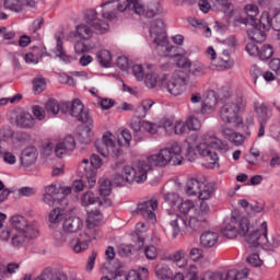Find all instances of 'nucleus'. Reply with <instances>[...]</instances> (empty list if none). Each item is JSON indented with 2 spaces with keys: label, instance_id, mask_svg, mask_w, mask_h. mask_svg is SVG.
<instances>
[{
  "label": "nucleus",
  "instance_id": "nucleus-1",
  "mask_svg": "<svg viewBox=\"0 0 280 280\" xmlns=\"http://www.w3.org/2000/svg\"><path fill=\"white\" fill-rule=\"evenodd\" d=\"M183 149L178 142H173L168 147L161 149L158 153H152L145 160L137 162L135 167L125 166L122 174L127 183H145L148 172L153 167H167V165H183Z\"/></svg>",
  "mask_w": 280,
  "mask_h": 280
},
{
  "label": "nucleus",
  "instance_id": "nucleus-2",
  "mask_svg": "<svg viewBox=\"0 0 280 280\" xmlns=\"http://www.w3.org/2000/svg\"><path fill=\"white\" fill-rule=\"evenodd\" d=\"M130 141H132V133H130V130L124 129L118 135V143H115V136L107 131L101 140L95 141L94 145L102 156L119 159L124 152L121 148H130Z\"/></svg>",
  "mask_w": 280,
  "mask_h": 280
},
{
  "label": "nucleus",
  "instance_id": "nucleus-3",
  "mask_svg": "<svg viewBox=\"0 0 280 280\" xmlns=\"http://www.w3.org/2000/svg\"><path fill=\"white\" fill-rule=\"evenodd\" d=\"M168 224L172 229V238L176 240L178 235H183L185 231H199L202 229V224L207 222V219L200 214L198 217H182L177 213L168 212L167 215Z\"/></svg>",
  "mask_w": 280,
  "mask_h": 280
},
{
  "label": "nucleus",
  "instance_id": "nucleus-4",
  "mask_svg": "<svg viewBox=\"0 0 280 280\" xmlns=\"http://www.w3.org/2000/svg\"><path fill=\"white\" fill-rule=\"evenodd\" d=\"M197 150L206 161H210L211 165L218 163V152H229V143L220 140L215 135L208 133L202 141L197 145Z\"/></svg>",
  "mask_w": 280,
  "mask_h": 280
},
{
  "label": "nucleus",
  "instance_id": "nucleus-5",
  "mask_svg": "<svg viewBox=\"0 0 280 280\" xmlns=\"http://www.w3.org/2000/svg\"><path fill=\"white\" fill-rule=\"evenodd\" d=\"M255 229V224L250 222V219L246 217L235 218L224 221V225L221 229V235L228 237V240H235L237 235L246 237L247 233H250Z\"/></svg>",
  "mask_w": 280,
  "mask_h": 280
},
{
  "label": "nucleus",
  "instance_id": "nucleus-6",
  "mask_svg": "<svg viewBox=\"0 0 280 280\" xmlns=\"http://www.w3.org/2000/svg\"><path fill=\"white\" fill-rule=\"evenodd\" d=\"M118 12H126V10H133L139 16H147V19H154L159 14H163V5L159 1H152L145 7L139 0H126L124 3L117 5Z\"/></svg>",
  "mask_w": 280,
  "mask_h": 280
},
{
  "label": "nucleus",
  "instance_id": "nucleus-7",
  "mask_svg": "<svg viewBox=\"0 0 280 280\" xmlns=\"http://www.w3.org/2000/svg\"><path fill=\"white\" fill-rule=\"evenodd\" d=\"M246 109V100L237 98L234 102L225 103L220 110V118L224 124H235L236 128L244 125V121L240 117V113Z\"/></svg>",
  "mask_w": 280,
  "mask_h": 280
},
{
  "label": "nucleus",
  "instance_id": "nucleus-8",
  "mask_svg": "<svg viewBox=\"0 0 280 280\" xmlns=\"http://www.w3.org/2000/svg\"><path fill=\"white\" fill-rule=\"evenodd\" d=\"M102 167V158L97 154H93L89 162V159H84L79 165V174L81 178H86L89 187H95L97 183V172Z\"/></svg>",
  "mask_w": 280,
  "mask_h": 280
},
{
  "label": "nucleus",
  "instance_id": "nucleus-9",
  "mask_svg": "<svg viewBox=\"0 0 280 280\" xmlns=\"http://www.w3.org/2000/svg\"><path fill=\"white\" fill-rule=\"evenodd\" d=\"M163 27V22L161 20H156L151 25L150 36L156 47H165L163 56H165L166 58L174 57V55H170V51H172L174 47L170 46V42L167 40V34L165 33V30Z\"/></svg>",
  "mask_w": 280,
  "mask_h": 280
},
{
  "label": "nucleus",
  "instance_id": "nucleus-10",
  "mask_svg": "<svg viewBox=\"0 0 280 280\" xmlns=\"http://www.w3.org/2000/svg\"><path fill=\"white\" fill-rule=\"evenodd\" d=\"M10 224L18 233H28L32 235H39L38 232V222L28 221L27 218L15 214L10 218Z\"/></svg>",
  "mask_w": 280,
  "mask_h": 280
},
{
  "label": "nucleus",
  "instance_id": "nucleus-11",
  "mask_svg": "<svg viewBox=\"0 0 280 280\" xmlns=\"http://www.w3.org/2000/svg\"><path fill=\"white\" fill-rule=\"evenodd\" d=\"M268 235V222L264 221L260 229L255 228L246 236V242L252 248H266V238Z\"/></svg>",
  "mask_w": 280,
  "mask_h": 280
},
{
  "label": "nucleus",
  "instance_id": "nucleus-12",
  "mask_svg": "<svg viewBox=\"0 0 280 280\" xmlns=\"http://www.w3.org/2000/svg\"><path fill=\"white\" fill-rule=\"evenodd\" d=\"M68 113L71 115V117H74L78 119V121H81V124H89L90 126H93V117H91L89 109L84 107L82 101L75 98L72 101V103L69 102Z\"/></svg>",
  "mask_w": 280,
  "mask_h": 280
},
{
  "label": "nucleus",
  "instance_id": "nucleus-13",
  "mask_svg": "<svg viewBox=\"0 0 280 280\" xmlns=\"http://www.w3.org/2000/svg\"><path fill=\"white\" fill-rule=\"evenodd\" d=\"M167 92L174 97L183 95L187 91V77L175 73L168 81H165Z\"/></svg>",
  "mask_w": 280,
  "mask_h": 280
},
{
  "label": "nucleus",
  "instance_id": "nucleus-14",
  "mask_svg": "<svg viewBox=\"0 0 280 280\" xmlns=\"http://www.w3.org/2000/svg\"><path fill=\"white\" fill-rule=\"evenodd\" d=\"M93 240H97L96 234L85 231L83 234H80V237L70 240L69 246L77 254L84 253V250H89V246Z\"/></svg>",
  "mask_w": 280,
  "mask_h": 280
},
{
  "label": "nucleus",
  "instance_id": "nucleus-15",
  "mask_svg": "<svg viewBox=\"0 0 280 280\" xmlns=\"http://www.w3.org/2000/svg\"><path fill=\"white\" fill-rule=\"evenodd\" d=\"M177 67L179 69H185L195 78H200V75H205L207 73V69L205 66L199 61H194L187 59V57H179L176 61Z\"/></svg>",
  "mask_w": 280,
  "mask_h": 280
},
{
  "label": "nucleus",
  "instance_id": "nucleus-16",
  "mask_svg": "<svg viewBox=\"0 0 280 280\" xmlns=\"http://www.w3.org/2000/svg\"><path fill=\"white\" fill-rule=\"evenodd\" d=\"M138 213L142 215L143 220L150 222L151 224H156V213L155 209H159V201L156 199H151L138 205Z\"/></svg>",
  "mask_w": 280,
  "mask_h": 280
},
{
  "label": "nucleus",
  "instance_id": "nucleus-17",
  "mask_svg": "<svg viewBox=\"0 0 280 280\" xmlns=\"http://www.w3.org/2000/svg\"><path fill=\"white\" fill-rule=\"evenodd\" d=\"M45 110L48 115L56 117L57 115H67L69 113V102L49 98L45 103Z\"/></svg>",
  "mask_w": 280,
  "mask_h": 280
},
{
  "label": "nucleus",
  "instance_id": "nucleus-18",
  "mask_svg": "<svg viewBox=\"0 0 280 280\" xmlns=\"http://www.w3.org/2000/svg\"><path fill=\"white\" fill-rule=\"evenodd\" d=\"M85 21L88 25L94 27L96 34H106L108 32V22L97 19V12L95 10L86 11Z\"/></svg>",
  "mask_w": 280,
  "mask_h": 280
},
{
  "label": "nucleus",
  "instance_id": "nucleus-19",
  "mask_svg": "<svg viewBox=\"0 0 280 280\" xmlns=\"http://www.w3.org/2000/svg\"><path fill=\"white\" fill-rule=\"evenodd\" d=\"M38 237V234H30V233H23V232H16L14 233V230L11 228V236H10V245L13 248H23L30 240H36Z\"/></svg>",
  "mask_w": 280,
  "mask_h": 280
},
{
  "label": "nucleus",
  "instance_id": "nucleus-20",
  "mask_svg": "<svg viewBox=\"0 0 280 280\" xmlns=\"http://www.w3.org/2000/svg\"><path fill=\"white\" fill-rule=\"evenodd\" d=\"M244 11L247 18H235V22L242 23V25H257L256 16L259 14V8L255 4H247L245 5Z\"/></svg>",
  "mask_w": 280,
  "mask_h": 280
},
{
  "label": "nucleus",
  "instance_id": "nucleus-21",
  "mask_svg": "<svg viewBox=\"0 0 280 280\" xmlns=\"http://www.w3.org/2000/svg\"><path fill=\"white\" fill-rule=\"evenodd\" d=\"M102 220H104V214L100 210H92L88 212V219L86 224L88 229L85 231L90 232V235H93L95 233L97 235V231L95 230V226H100L102 223Z\"/></svg>",
  "mask_w": 280,
  "mask_h": 280
},
{
  "label": "nucleus",
  "instance_id": "nucleus-22",
  "mask_svg": "<svg viewBox=\"0 0 280 280\" xmlns=\"http://www.w3.org/2000/svg\"><path fill=\"white\" fill-rule=\"evenodd\" d=\"M0 135L2 137V139L0 140V156H2L4 163H8L9 165H14V163H16V156L11 152L3 151V141L5 142L12 139V131L4 130Z\"/></svg>",
  "mask_w": 280,
  "mask_h": 280
},
{
  "label": "nucleus",
  "instance_id": "nucleus-23",
  "mask_svg": "<svg viewBox=\"0 0 280 280\" xmlns=\"http://www.w3.org/2000/svg\"><path fill=\"white\" fill-rule=\"evenodd\" d=\"M37 159H38V149H36L35 147L25 148L22 151L21 165H23L24 168L27 170V167H32V165L36 163Z\"/></svg>",
  "mask_w": 280,
  "mask_h": 280
},
{
  "label": "nucleus",
  "instance_id": "nucleus-24",
  "mask_svg": "<svg viewBox=\"0 0 280 280\" xmlns=\"http://www.w3.org/2000/svg\"><path fill=\"white\" fill-rule=\"evenodd\" d=\"M45 194L50 196H69L71 194V186H66L62 182L52 183L49 186L45 187Z\"/></svg>",
  "mask_w": 280,
  "mask_h": 280
},
{
  "label": "nucleus",
  "instance_id": "nucleus-25",
  "mask_svg": "<svg viewBox=\"0 0 280 280\" xmlns=\"http://www.w3.org/2000/svg\"><path fill=\"white\" fill-rule=\"evenodd\" d=\"M167 82V77L165 74L159 75L156 73H149L144 77V84L148 89H163Z\"/></svg>",
  "mask_w": 280,
  "mask_h": 280
},
{
  "label": "nucleus",
  "instance_id": "nucleus-26",
  "mask_svg": "<svg viewBox=\"0 0 280 280\" xmlns=\"http://www.w3.org/2000/svg\"><path fill=\"white\" fill-rule=\"evenodd\" d=\"M235 272L233 271H205L200 275V280H233Z\"/></svg>",
  "mask_w": 280,
  "mask_h": 280
},
{
  "label": "nucleus",
  "instance_id": "nucleus-27",
  "mask_svg": "<svg viewBox=\"0 0 280 280\" xmlns=\"http://www.w3.org/2000/svg\"><path fill=\"white\" fill-rule=\"evenodd\" d=\"M100 195L103 199L100 200L101 207H110L113 205V201H110L107 196L113 191L110 180L108 179H100Z\"/></svg>",
  "mask_w": 280,
  "mask_h": 280
},
{
  "label": "nucleus",
  "instance_id": "nucleus-28",
  "mask_svg": "<svg viewBox=\"0 0 280 280\" xmlns=\"http://www.w3.org/2000/svg\"><path fill=\"white\" fill-rule=\"evenodd\" d=\"M84 221H82L79 217H69L63 222L65 233H78L82 231Z\"/></svg>",
  "mask_w": 280,
  "mask_h": 280
},
{
  "label": "nucleus",
  "instance_id": "nucleus-29",
  "mask_svg": "<svg viewBox=\"0 0 280 280\" xmlns=\"http://www.w3.org/2000/svg\"><path fill=\"white\" fill-rule=\"evenodd\" d=\"M148 224L143 222H139L136 224V230L131 234L132 235V242L137 244L138 248H143L145 244V237L143 236V233H148Z\"/></svg>",
  "mask_w": 280,
  "mask_h": 280
},
{
  "label": "nucleus",
  "instance_id": "nucleus-30",
  "mask_svg": "<svg viewBox=\"0 0 280 280\" xmlns=\"http://www.w3.org/2000/svg\"><path fill=\"white\" fill-rule=\"evenodd\" d=\"M254 109L258 116V121H267L272 117V109L268 107V103L256 102L254 104Z\"/></svg>",
  "mask_w": 280,
  "mask_h": 280
},
{
  "label": "nucleus",
  "instance_id": "nucleus-31",
  "mask_svg": "<svg viewBox=\"0 0 280 280\" xmlns=\"http://www.w3.org/2000/svg\"><path fill=\"white\" fill-rule=\"evenodd\" d=\"M57 46L55 48V54L57 58L61 59L62 62H66V65H70V62H73V57L71 55H67V50H65V46L62 43V36L55 35Z\"/></svg>",
  "mask_w": 280,
  "mask_h": 280
},
{
  "label": "nucleus",
  "instance_id": "nucleus-32",
  "mask_svg": "<svg viewBox=\"0 0 280 280\" xmlns=\"http://www.w3.org/2000/svg\"><path fill=\"white\" fill-rule=\"evenodd\" d=\"M218 240H220V235L218 232H203L200 236V244L203 248H213L218 244Z\"/></svg>",
  "mask_w": 280,
  "mask_h": 280
},
{
  "label": "nucleus",
  "instance_id": "nucleus-33",
  "mask_svg": "<svg viewBox=\"0 0 280 280\" xmlns=\"http://www.w3.org/2000/svg\"><path fill=\"white\" fill-rule=\"evenodd\" d=\"M215 183H202L198 194L199 200H211L215 196Z\"/></svg>",
  "mask_w": 280,
  "mask_h": 280
},
{
  "label": "nucleus",
  "instance_id": "nucleus-34",
  "mask_svg": "<svg viewBox=\"0 0 280 280\" xmlns=\"http://www.w3.org/2000/svg\"><path fill=\"white\" fill-rule=\"evenodd\" d=\"M202 188V183L198 178H189L185 185V192L187 196H198L200 189Z\"/></svg>",
  "mask_w": 280,
  "mask_h": 280
},
{
  "label": "nucleus",
  "instance_id": "nucleus-35",
  "mask_svg": "<svg viewBox=\"0 0 280 280\" xmlns=\"http://www.w3.org/2000/svg\"><path fill=\"white\" fill-rule=\"evenodd\" d=\"M36 120L30 113H22L16 117V126L19 128H34Z\"/></svg>",
  "mask_w": 280,
  "mask_h": 280
},
{
  "label": "nucleus",
  "instance_id": "nucleus-36",
  "mask_svg": "<svg viewBox=\"0 0 280 280\" xmlns=\"http://www.w3.org/2000/svg\"><path fill=\"white\" fill-rule=\"evenodd\" d=\"M155 277H158L160 280H170L172 277H174V273L172 272L170 266L160 264L155 267Z\"/></svg>",
  "mask_w": 280,
  "mask_h": 280
},
{
  "label": "nucleus",
  "instance_id": "nucleus-37",
  "mask_svg": "<svg viewBox=\"0 0 280 280\" xmlns=\"http://www.w3.org/2000/svg\"><path fill=\"white\" fill-rule=\"evenodd\" d=\"M78 139L80 143H84L85 145L91 143V141H93V121H92V125L88 124V126H85L81 130Z\"/></svg>",
  "mask_w": 280,
  "mask_h": 280
},
{
  "label": "nucleus",
  "instance_id": "nucleus-38",
  "mask_svg": "<svg viewBox=\"0 0 280 280\" xmlns=\"http://www.w3.org/2000/svg\"><path fill=\"white\" fill-rule=\"evenodd\" d=\"M254 27L249 33L248 36L250 40H254V43H264L266 40V32H264L261 27H259V24L252 25Z\"/></svg>",
  "mask_w": 280,
  "mask_h": 280
},
{
  "label": "nucleus",
  "instance_id": "nucleus-39",
  "mask_svg": "<svg viewBox=\"0 0 280 280\" xmlns=\"http://www.w3.org/2000/svg\"><path fill=\"white\" fill-rule=\"evenodd\" d=\"M96 59L101 67L108 68L113 62V55L108 50L103 49L96 54Z\"/></svg>",
  "mask_w": 280,
  "mask_h": 280
},
{
  "label": "nucleus",
  "instance_id": "nucleus-40",
  "mask_svg": "<svg viewBox=\"0 0 280 280\" xmlns=\"http://www.w3.org/2000/svg\"><path fill=\"white\" fill-rule=\"evenodd\" d=\"M154 106V101L147 98L143 100L140 105L136 108V117H145L148 115V110Z\"/></svg>",
  "mask_w": 280,
  "mask_h": 280
},
{
  "label": "nucleus",
  "instance_id": "nucleus-41",
  "mask_svg": "<svg viewBox=\"0 0 280 280\" xmlns=\"http://www.w3.org/2000/svg\"><path fill=\"white\" fill-rule=\"evenodd\" d=\"M65 218V210L62 208H55L48 213V222L50 224H60Z\"/></svg>",
  "mask_w": 280,
  "mask_h": 280
},
{
  "label": "nucleus",
  "instance_id": "nucleus-42",
  "mask_svg": "<svg viewBox=\"0 0 280 280\" xmlns=\"http://www.w3.org/2000/svg\"><path fill=\"white\" fill-rule=\"evenodd\" d=\"M257 25L267 32L272 27V19L270 18V13H268V11H264L261 13L260 19L257 20Z\"/></svg>",
  "mask_w": 280,
  "mask_h": 280
},
{
  "label": "nucleus",
  "instance_id": "nucleus-43",
  "mask_svg": "<svg viewBox=\"0 0 280 280\" xmlns=\"http://www.w3.org/2000/svg\"><path fill=\"white\" fill-rule=\"evenodd\" d=\"M35 280H68V278L65 272H57L54 275L50 270H46Z\"/></svg>",
  "mask_w": 280,
  "mask_h": 280
},
{
  "label": "nucleus",
  "instance_id": "nucleus-44",
  "mask_svg": "<svg viewBox=\"0 0 280 280\" xmlns=\"http://www.w3.org/2000/svg\"><path fill=\"white\" fill-rule=\"evenodd\" d=\"M100 197H96L93 191H86L81 196V205L82 207H89L91 205H95V202H100Z\"/></svg>",
  "mask_w": 280,
  "mask_h": 280
},
{
  "label": "nucleus",
  "instance_id": "nucleus-45",
  "mask_svg": "<svg viewBox=\"0 0 280 280\" xmlns=\"http://www.w3.org/2000/svg\"><path fill=\"white\" fill-rule=\"evenodd\" d=\"M23 5H27L23 0H4V8L12 12H21V10H23Z\"/></svg>",
  "mask_w": 280,
  "mask_h": 280
},
{
  "label": "nucleus",
  "instance_id": "nucleus-46",
  "mask_svg": "<svg viewBox=\"0 0 280 280\" xmlns=\"http://www.w3.org/2000/svg\"><path fill=\"white\" fill-rule=\"evenodd\" d=\"M212 5H220L225 14H233V2L231 0H212Z\"/></svg>",
  "mask_w": 280,
  "mask_h": 280
},
{
  "label": "nucleus",
  "instance_id": "nucleus-47",
  "mask_svg": "<svg viewBox=\"0 0 280 280\" xmlns=\"http://www.w3.org/2000/svg\"><path fill=\"white\" fill-rule=\"evenodd\" d=\"M275 54V49L270 44H266L261 47L260 50H258V58L260 60H270L272 58V55Z\"/></svg>",
  "mask_w": 280,
  "mask_h": 280
},
{
  "label": "nucleus",
  "instance_id": "nucleus-48",
  "mask_svg": "<svg viewBox=\"0 0 280 280\" xmlns=\"http://www.w3.org/2000/svg\"><path fill=\"white\" fill-rule=\"evenodd\" d=\"M141 119H143V117L136 116L130 122L131 130H133L135 135L138 137H141L143 130V120Z\"/></svg>",
  "mask_w": 280,
  "mask_h": 280
},
{
  "label": "nucleus",
  "instance_id": "nucleus-49",
  "mask_svg": "<svg viewBox=\"0 0 280 280\" xmlns=\"http://www.w3.org/2000/svg\"><path fill=\"white\" fill-rule=\"evenodd\" d=\"M77 33L79 37L83 40H89V38L93 36V31L91 30V27L84 24H80L79 26H77Z\"/></svg>",
  "mask_w": 280,
  "mask_h": 280
},
{
  "label": "nucleus",
  "instance_id": "nucleus-50",
  "mask_svg": "<svg viewBox=\"0 0 280 280\" xmlns=\"http://www.w3.org/2000/svg\"><path fill=\"white\" fill-rule=\"evenodd\" d=\"M280 246V234H273L271 236V241L268 240V236L265 242L266 250H275V248H279Z\"/></svg>",
  "mask_w": 280,
  "mask_h": 280
},
{
  "label": "nucleus",
  "instance_id": "nucleus-51",
  "mask_svg": "<svg viewBox=\"0 0 280 280\" xmlns=\"http://www.w3.org/2000/svg\"><path fill=\"white\" fill-rule=\"evenodd\" d=\"M178 209H179V212L183 213L182 218H185V215H187L189 211H191L192 209H196V203H194L192 200L187 199L180 202Z\"/></svg>",
  "mask_w": 280,
  "mask_h": 280
},
{
  "label": "nucleus",
  "instance_id": "nucleus-52",
  "mask_svg": "<svg viewBox=\"0 0 280 280\" xmlns=\"http://www.w3.org/2000/svg\"><path fill=\"white\" fill-rule=\"evenodd\" d=\"M164 200L170 205V207H176L180 202V195L176 192H166L164 194Z\"/></svg>",
  "mask_w": 280,
  "mask_h": 280
},
{
  "label": "nucleus",
  "instance_id": "nucleus-53",
  "mask_svg": "<svg viewBox=\"0 0 280 280\" xmlns=\"http://www.w3.org/2000/svg\"><path fill=\"white\" fill-rule=\"evenodd\" d=\"M45 86H47L45 79L37 78L33 80V91L36 95H39V93H43L45 91Z\"/></svg>",
  "mask_w": 280,
  "mask_h": 280
},
{
  "label": "nucleus",
  "instance_id": "nucleus-54",
  "mask_svg": "<svg viewBox=\"0 0 280 280\" xmlns=\"http://www.w3.org/2000/svg\"><path fill=\"white\" fill-rule=\"evenodd\" d=\"M11 236H12V228L10 226L3 228V221H0V240H2V242H10Z\"/></svg>",
  "mask_w": 280,
  "mask_h": 280
},
{
  "label": "nucleus",
  "instance_id": "nucleus-55",
  "mask_svg": "<svg viewBox=\"0 0 280 280\" xmlns=\"http://www.w3.org/2000/svg\"><path fill=\"white\" fill-rule=\"evenodd\" d=\"M186 126L188 130H200L202 124L200 122V120L194 116H190L187 120H186Z\"/></svg>",
  "mask_w": 280,
  "mask_h": 280
},
{
  "label": "nucleus",
  "instance_id": "nucleus-56",
  "mask_svg": "<svg viewBox=\"0 0 280 280\" xmlns=\"http://www.w3.org/2000/svg\"><path fill=\"white\" fill-rule=\"evenodd\" d=\"M144 132H149V135H156V132H159V128L153 122L142 120V135Z\"/></svg>",
  "mask_w": 280,
  "mask_h": 280
},
{
  "label": "nucleus",
  "instance_id": "nucleus-57",
  "mask_svg": "<svg viewBox=\"0 0 280 280\" xmlns=\"http://www.w3.org/2000/svg\"><path fill=\"white\" fill-rule=\"evenodd\" d=\"M229 272H234V276L232 277V280H242L247 279L248 275L250 273V270L248 268L236 270V269H230Z\"/></svg>",
  "mask_w": 280,
  "mask_h": 280
},
{
  "label": "nucleus",
  "instance_id": "nucleus-58",
  "mask_svg": "<svg viewBox=\"0 0 280 280\" xmlns=\"http://www.w3.org/2000/svg\"><path fill=\"white\" fill-rule=\"evenodd\" d=\"M133 250L135 246L132 245L121 244L118 246V255H120V257H130Z\"/></svg>",
  "mask_w": 280,
  "mask_h": 280
},
{
  "label": "nucleus",
  "instance_id": "nucleus-59",
  "mask_svg": "<svg viewBox=\"0 0 280 280\" xmlns=\"http://www.w3.org/2000/svg\"><path fill=\"white\" fill-rule=\"evenodd\" d=\"M61 145L68 151L71 152L75 149V139L72 136H67L62 142H60Z\"/></svg>",
  "mask_w": 280,
  "mask_h": 280
},
{
  "label": "nucleus",
  "instance_id": "nucleus-60",
  "mask_svg": "<svg viewBox=\"0 0 280 280\" xmlns=\"http://www.w3.org/2000/svg\"><path fill=\"white\" fill-rule=\"evenodd\" d=\"M184 280H198V267L196 265L188 266Z\"/></svg>",
  "mask_w": 280,
  "mask_h": 280
},
{
  "label": "nucleus",
  "instance_id": "nucleus-61",
  "mask_svg": "<svg viewBox=\"0 0 280 280\" xmlns=\"http://www.w3.org/2000/svg\"><path fill=\"white\" fill-rule=\"evenodd\" d=\"M198 5L200 12H203V14H209L211 7L213 5V0H200Z\"/></svg>",
  "mask_w": 280,
  "mask_h": 280
},
{
  "label": "nucleus",
  "instance_id": "nucleus-62",
  "mask_svg": "<svg viewBox=\"0 0 280 280\" xmlns=\"http://www.w3.org/2000/svg\"><path fill=\"white\" fill-rule=\"evenodd\" d=\"M249 73L254 80V84H257V80L264 75V71L257 65L252 66Z\"/></svg>",
  "mask_w": 280,
  "mask_h": 280
},
{
  "label": "nucleus",
  "instance_id": "nucleus-63",
  "mask_svg": "<svg viewBox=\"0 0 280 280\" xmlns=\"http://www.w3.org/2000/svg\"><path fill=\"white\" fill-rule=\"evenodd\" d=\"M247 262H249L250 266H254V268H259L264 264L261 261V258H259V254H252L247 257Z\"/></svg>",
  "mask_w": 280,
  "mask_h": 280
},
{
  "label": "nucleus",
  "instance_id": "nucleus-64",
  "mask_svg": "<svg viewBox=\"0 0 280 280\" xmlns=\"http://www.w3.org/2000/svg\"><path fill=\"white\" fill-rule=\"evenodd\" d=\"M32 113H33L34 117H36V119H38V121H43V119H45V109L43 107H40L39 105L33 106Z\"/></svg>",
  "mask_w": 280,
  "mask_h": 280
}]
</instances>
